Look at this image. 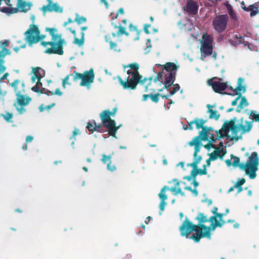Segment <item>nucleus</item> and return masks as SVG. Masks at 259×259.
<instances>
[{"mask_svg": "<svg viewBox=\"0 0 259 259\" xmlns=\"http://www.w3.org/2000/svg\"><path fill=\"white\" fill-rule=\"evenodd\" d=\"M210 222L211 224L209 226L205 225H196L188 218H186L180 227L181 235L187 237L192 232L194 231L195 234L192 235L190 238L194 240L195 242H198L201 238L204 237L210 239L211 231H214L217 227H219L220 224L218 223V220Z\"/></svg>", "mask_w": 259, "mask_h": 259, "instance_id": "f257e3e1", "label": "nucleus"}, {"mask_svg": "<svg viewBox=\"0 0 259 259\" xmlns=\"http://www.w3.org/2000/svg\"><path fill=\"white\" fill-rule=\"evenodd\" d=\"M126 68H129L130 69L126 71L128 76L125 80H123L120 76H116V78L123 89L135 90L139 83L144 85V83L147 80V78H143L142 75L140 74L139 72L140 66L138 63L135 62L127 64L124 67V69Z\"/></svg>", "mask_w": 259, "mask_h": 259, "instance_id": "f03ea898", "label": "nucleus"}, {"mask_svg": "<svg viewBox=\"0 0 259 259\" xmlns=\"http://www.w3.org/2000/svg\"><path fill=\"white\" fill-rule=\"evenodd\" d=\"M162 70L161 73L162 76H164V80L163 81V89L169 90L168 88L173 84L176 79V76L178 69L180 68L179 65H176L174 62H167L164 65H161Z\"/></svg>", "mask_w": 259, "mask_h": 259, "instance_id": "7ed1b4c3", "label": "nucleus"}, {"mask_svg": "<svg viewBox=\"0 0 259 259\" xmlns=\"http://www.w3.org/2000/svg\"><path fill=\"white\" fill-rule=\"evenodd\" d=\"M110 114L109 110H104L100 114V117L103 125L107 129L109 136L117 138L116 134L119 126H116V122L111 119Z\"/></svg>", "mask_w": 259, "mask_h": 259, "instance_id": "20e7f679", "label": "nucleus"}, {"mask_svg": "<svg viewBox=\"0 0 259 259\" xmlns=\"http://www.w3.org/2000/svg\"><path fill=\"white\" fill-rule=\"evenodd\" d=\"M248 158V161L244 165H241V167L245 168V174L250 179H253L256 176V172L258 170L259 164L257 153L255 151L252 152Z\"/></svg>", "mask_w": 259, "mask_h": 259, "instance_id": "39448f33", "label": "nucleus"}, {"mask_svg": "<svg viewBox=\"0 0 259 259\" xmlns=\"http://www.w3.org/2000/svg\"><path fill=\"white\" fill-rule=\"evenodd\" d=\"M111 25L114 28H118V30L116 33L112 32L111 34H108L106 35L105 36V39L107 42L109 44L110 49L111 50H112L115 52H120V49L118 48L117 44L115 42H114L112 40V38L116 36H119L123 34H124L126 36H128V33L126 31L125 28L121 26L120 24L118 26L116 24L112 22Z\"/></svg>", "mask_w": 259, "mask_h": 259, "instance_id": "423d86ee", "label": "nucleus"}, {"mask_svg": "<svg viewBox=\"0 0 259 259\" xmlns=\"http://www.w3.org/2000/svg\"><path fill=\"white\" fill-rule=\"evenodd\" d=\"M162 74L161 73H158L153 79V77L147 78L146 81L144 83L145 92L154 93L155 91L162 92L163 88H159L158 86L161 85L163 83Z\"/></svg>", "mask_w": 259, "mask_h": 259, "instance_id": "0eeeda50", "label": "nucleus"}, {"mask_svg": "<svg viewBox=\"0 0 259 259\" xmlns=\"http://www.w3.org/2000/svg\"><path fill=\"white\" fill-rule=\"evenodd\" d=\"M213 131V128L212 127L205 126L203 127V130L199 132V136L195 137L192 141L189 142V146H195V154L200 150L201 147L202 146L201 141H208L209 132Z\"/></svg>", "mask_w": 259, "mask_h": 259, "instance_id": "6e6552de", "label": "nucleus"}, {"mask_svg": "<svg viewBox=\"0 0 259 259\" xmlns=\"http://www.w3.org/2000/svg\"><path fill=\"white\" fill-rule=\"evenodd\" d=\"M25 35L26 40L29 45L36 44L46 37L45 35H40L37 26L33 24L30 25L29 28L25 32Z\"/></svg>", "mask_w": 259, "mask_h": 259, "instance_id": "1a4fd4ad", "label": "nucleus"}, {"mask_svg": "<svg viewBox=\"0 0 259 259\" xmlns=\"http://www.w3.org/2000/svg\"><path fill=\"white\" fill-rule=\"evenodd\" d=\"M65 44L64 39H60L57 42L52 41H44L41 42V45L44 47H46L47 45H50L51 48H48L45 53L49 54H58L62 55L64 53L63 51V45Z\"/></svg>", "mask_w": 259, "mask_h": 259, "instance_id": "9d476101", "label": "nucleus"}, {"mask_svg": "<svg viewBox=\"0 0 259 259\" xmlns=\"http://www.w3.org/2000/svg\"><path fill=\"white\" fill-rule=\"evenodd\" d=\"M73 80L77 81L78 79H81L80 83V86L88 87L94 82L95 74L93 68H91L89 71L84 72L83 74L74 71Z\"/></svg>", "mask_w": 259, "mask_h": 259, "instance_id": "9b49d317", "label": "nucleus"}, {"mask_svg": "<svg viewBox=\"0 0 259 259\" xmlns=\"http://www.w3.org/2000/svg\"><path fill=\"white\" fill-rule=\"evenodd\" d=\"M252 127V121H243L242 118L240 120V123L239 125H235L233 128H232L231 131L232 132L233 137L232 139H235L236 141L238 140L239 139H241V137L237 136L238 132L240 130L242 131V133L244 134L247 132H249Z\"/></svg>", "mask_w": 259, "mask_h": 259, "instance_id": "f8f14e48", "label": "nucleus"}, {"mask_svg": "<svg viewBox=\"0 0 259 259\" xmlns=\"http://www.w3.org/2000/svg\"><path fill=\"white\" fill-rule=\"evenodd\" d=\"M228 16L227 14L217 16L212 21L214 29L218 33L224 31L227 26Z\"/></svg>", "mask_w": 259, "mask_h": 259, "instance_id": "ddd939ff", "label": "nucleus"}, {"mask_svg": "<svg viewBox=\"0 0 259 259\" xmlns=\"http://www.w3.org/2000/svg\"><path fill=\"white\" fill-rule=\"evenodd\" d=\"M223 79L221 78L214 77L208 80L207 83L211 86L213 90L217 93L225 95L229 94L226 92H223L228 88L227 82H221Z\"/></svg>", "mask_w": 259, "mask_h": 259, "instance_id": "4468645a", "label": "nucleus"}, {"mask_svg": "<svg viewBox=\"0 0 259 259\" xmlns=\"http://www.w3.org/2000/svg\"><path fill=\"white\" fill-rule=\"evenodd\" d=\"M16 96L17 97V103H15L14 105L19 113L22 114L26 111V109L24 108V106L29 104L31 99L29 97H25V96L22 95V94L17 95Z\"/></svg>", "mask_w": 259, "mask_h": 259, "instance_id": "2eb2a0df", "label": "nucleus"}, {"mask_svg": "<svg viewBox=\"0 0 259 259\" xmlns=\"http://www.w3.org/2000/svg\"><path fill=\"white\" fill-rule=\"evenodd\" d=\"M48 2V5H44L40 9L44 14L47 12H55L57 13H62L63 8L57 3H54L52 0H47Z\"/></svg>", "mask_w": 259, "mask_h": 259, "instance_id": "dca6fc26", "label": "nucleus"}, {"mask_svg": "<svg viewBox=\"0 0 259 259\" xmlns=\"http://www.w3.org/2000/svg\"><path fill=\"white\" fill-rule=\"evenodd\" d=\"M187 5L184 7V11L191 15L196 14L198 9L197 3L192 0H187Z\"/></svg>", "mask_w": 259, "mask_h": 259, "instance_id": "f3484780", "label": "nucleus"}, {"mask_svg": "<svg viewBox=\"0 0 259 259\" xmlns=\"http://www.w3.org/2000/svg\"><path fill=\"white\" fill-rule=\"evenodd\" d=\"M166 189H168V186H164L161 189L160 193L158 194V196L160 199V203L159 204V209L160 211H163L164 210V208L166 205L165 200L167 199V196L165 194Z\"/></svg>", "mask_w": 259, "mask_h": 259, "instance_id": "a211bd4d", "label": "nucleus"}, {"mask_svg": "<svg viewBox=\"0 0 259 259\" xmlns=\"http://www.w3.org/2000/svg\"><path fill=\"white\" fill-rule=\"evenodd\" d=\"M10 85L13 88L16 95H20L25 92V85L24 82H21L19 79L15 80L10 83Z\"/></svg>", "mask_w": 259, "mask_h": 259, "instance_id": "6ab92c4d", "label": "nucleus"}, {"mask_svg": "<svg viewBox=\"0 0 259 259\" xmlns=\"http://www.w3.org/2000/svg\"><path fill=\"white\" fill-rule=\"evenodd\" d=\"M32 73L33 75L31 77L32 82H35L36 79L41 80L45 76V71L39 67H36L32 68Z\"/></svg>", "mask_w": 259, "mask_h": 259, "instance_id": "aec40b11", "label": "nucleus"}, {"mask_svg": "<svg viewBox=\"0 0 259 259\" xmlns=\"http://www.w3.org/2000/svg\"><path fill=\"white\" fill-rule=\"evenodd\" d=\"M173 181L175 182V186L172 187L170 188L168 187V189H166V191L169 190L175 195H177L178 194H180L181 196H184L185 193L184 192H182V189L180 186V182L178 181L177 179H174Z\"/></svg>", "mask_w": 259, "mask_h": 259, "instance_id": "412c9836", "label": "nucleus"}, {"mask_svg": "<svg viewBox=\"0 0 259 259\" xmlns=\"http://www.w3.org/2000/svg\"><path fill=\"white\" fill-rule=\"evenodd\" d=\"M215 150L209 154V157L212 161L216 160L218 157L222 158L226 153L223 148L219 147L215 148Z\"/></svg>", "mask_w": 259, "mask_h": 259, "instance_id": "4be33fe9", "label": "nucleus"}, {"mask_svg": "<svg viewBox=\"0 0 259 259\" xmlns=\"http://www.w3.org/2000/svg\"><path fill=\"white\" fill-rule=\"evenodd\" d=\"M7 54H9L7 50L4 49L3 51L0 52V74L4 73L6 70V67L4 66L5 63L4 58L7 55Z\"/></svg>", "mask_w": 259, "mask_h": 259, "instance_id": "5701e85b", "label": "nucleus"}, {"mask_svg": "<svg viewBox=\"0 0 259 259\" xmlns=\"http://www.w3.org/2000/svg\"><path fill=\"white\" fill-rule=\"evenodd\" d=\"M46 31H49L50 35L52 37V40L55 42H57L58 40L62 39L61 34H57L56 33L57 32V29L56 28H46Z\"/></svg>", "mask_w": 259, "mask_h": 259, "instance_id": "b1692460", "label": "nucleus"}, {"mask_svg": "<svg viewBox=\"0 0 259 259\" xmlns=\"http://www.w3.org/2000/svg\"><path fill=\"white\" fill-rule=\"evenodd\" d=\"M149 94H144L143 95L142 101H146L147 100L148 98H150L152 102L155 103H158L160 94L158 93L155 94H153V93H151V92Z\"/></svg>", "mask_w": 259, "mask_h": 259, "instance_id": "393cba45", "label": "nucleus"}, {"mask_svg": "<svg viewBox=\"0 0 259 259\" xmlns=\"http://www.w3.org/2000/svg\"><path fill=\"white\" fill-rule=\"evenodd\" d=\"M195 147V146H194ZM198 152H197V153L195 154V147H194V152L193 154L194 161L190 163L187 164V166H190L193 168V169H196L197 167L198 164L199 163L200 161L202 159V157L200 155L197 156V154Z\"/></svg>", "mask_w": 259, "mask_h": 259, "instance_id": "a878e982", "label": "nucleus"}, {"mask_svg": "<svg viewBox=\"0 0 259 259\" xmlns=\"http://www.w3.org/2000/svg\"><path fill=\"white\" fill-rule=\"evenodd\" d=\"M245 11H250V15L251 17L256 15L259 12V7L258 3H255L253 5L249 6L248 8H243Z\"/></svg>", "mask_w": 259, "mask_h": 259, "instance_id": "bb28decb", "label": "nucleus"}, {"mask_svg": "<svg viewBox=\"0 0 259 259\" xmlns=\"http://www.w3.org/2000/svg\"><path fill=\"white\" fill-rule=\"evenodd\" d=\"M17 6L20 9L21 12H26L30 9L31 5L25 1L18 0Z\"/></svg>", "mask_w": 259, "mask_h": 259, "instance_id": "cd10ccee", "label": "nucleus"}, {"mask_svg": "<svg viewBox=\"0 0 259 259\" xmlns=\"http://www.w3.org/2000/svg\"><path fill=\"white\" fill-rule=\"evenodd\" d=\"M212 46L201 45L200 51L202 55L204 56L211 55L212 54Z\"/></svg>", "mask_w": 259, "mask_h": 259, "instance_id": "c85d7f7f", "label": "nucleus"}, {"mask_svg": "<svg viewBox=\"0 0 259 259\" xmlns=\"http://www.w3.org/2000/svg\"><path fill=\"white\" fill-rule=\"evenodd\" d=\"M196 219L198 222V224L197 225H204L203 224L205 223L211 222L210 221V217L208 218L207 215H205L203 213H199L196 218Z\"/></svg>", "mask_w": 259, "mask_h": 259, "instance_id": "c756f323", "label": "nucleus"}, {"mask_svg": "<svg viewBox=\"0 0 259 259\" xmlns=\"http://www.w3.org/2000/svg\"><path fill=\"white\" fill-rule=\"evenodd\" d=\"M213 37L209 34L207 33L203 34L202 40L201 41V45L212 46Z\"/></svg>", "mask_w": 259, "mask_h": 259, "instance_id": "7c9ffc66", "label": "nucleus"}, {"mask_svg": "<svg viewBox=\"0 0 259 259\" xmlns=\"http://www.w3.org/2000/svg\"><path fill=\"white\" fill-rule=\"evenodd\" d=\"M244 37L240 35L236 34L233 39L229 40L230 43L233 46H237L243 42Z\"/></svg>", "mask_w": 259, "mask_h": 259, "instance_id": "2f4dec72", "label": "nucleus"}, {"mask_svg": "<svg viewBox=\"0 0 259 259\" xmlns=\"http://www.w3.org/2000/svg\"><path fill=\"white\" fill-rule=\"evenodd\" d=\"M240 98L241 100L236 110L237 112H240L244 107L248 105L247 100L245 97L241 96Z\"/></svg>", "mask_w": 259, "mask_h": 259, "instance_id": "473e14b6", "label": "nucleus"}, {"mask_svg": "<svg viewBox=\"0 0 259 259\" xmlns=\"http://www.w3.org/2000/svg\"><path fill=\"white\" fill-rule=\"evenodd\" d=\"M235 123L234 121L231 120L229 122H226L223 127V130L224 132V134H225V136H227L229 131L232 128H233V127L235 125Z\"/></svg>", "mask_w": 259, "mask_h": 259, "instance_id": "72a5a7b5", "label": "nucleus"}, {"mask_svg": "<svg viewBox=\"0 0 259 259\" xmlns=\"http://www.w3.org/2000/svg\"><path fill=\"white\" fill-rule=\"evenodd\" d=\"M194 124L196 125V128L198 130L204 127V124L206 122V120L203 119H199L198 118H195L194 119Z\"/></svg>", "mask_w": 259, "mask_h": 259, "instance_id": "f704fd0d", "label": "nucleus"}, {"mask_svg": "<svg viewBox=\"0 0 259 259\" xmlns=\"http://www.w3.org/2000/svg\"><path fill=\"white\" fill-rule=\"evenodd\" d=\"M207 107L209 108L208 112L210 113L209 117L211 119L214 118L218 120L220 117V114H218L217 110H213L210 108L211 107L210 105H207Z\"/></svg>", "mask_w": 259, "mask_h": 259, "instance_id": "c9c22d12", "label": "nucleus"}, {"mask_svg": "<svg viewBox=\"0 0 259 259\" xmlns=\"http://www.w3.org/2000/svg\"><path fill=\"white\" fill-rule=\"evenodd\" d=\"M231 158H233V161L232 163V165L234 167H239L241 169L245 171V168H242L241 165H244L243 163H240V159L237 156H235L233 155H231Z\"/></svg>", "mask_w": 259, "mask_h": 259, "instance_id": "e433bc0d", "label": "nucleus"}, {"mask_svg": "<svg viewBox=\"0 0 259 259\" xmlns=\"http://www.w3.org/2000/svg\"><path fill=\"white\" fill-rule=\"evenodd\" d=\"M81 38L80 39L75 37L73 41L74 44L78 45L79 47L81 46L84 41V33L83 32H81Z\"/></svg>", "mask_w": 259, "mask_h": 259, "instance_id": "4c0bfd02", "label": "nucleus"}, {"mask_svg": "<svg viewBox=\"0 0 259 259\" xmlns=\"http://www.w3.org/2000/svg\"><path fill=\"white\" fill-rule=\"evenodd\" d=\"M243 90V93H244L246 91L245 88L241 85L240 83L238 84V85L236 87V88L234 90V93L233 94H229V95H231L232 96H234L235 95H237L239 96V94L241 95V91Z\"/></svg>", "mask_w": 259, "mask_h": 259, "instance_id": "58836bf2", "label": "nucleus"}, {"mask_svg": "<svg viewBox=\"0 0 259 259\" xmlns=\"http://www.w3.org/2000/svg\"><path fill=\"white\" fill-rule=\"evenodd\" d=\"M9 45V41L8 40H5L4 41H0V49H2L1 50H0V52L3 51V50L6 49L9 52V54H7V55H11V52L9 51V49L6 48V47H8Z\"/></svg>", "mask_w": 259, "mask_h": 259, "instance_id": "ea45409f", "label": "nucleus"}, {"mask_svg": "<svg viewBox=\"0 0 259 259\" xmlns=\"http://www.w3.org/2000/svg\"><path fill=\"white\" fill-rule=\"evenodd\" d=\"M45 94L48 95V96H53L54 95H58L59 96H61L63 94L60 91L59 89H57L55 90V92L54 93L53 92H52V91H51L47 89L46 90V92L45 93Z\"/></svg>", "mask_w": 259, "mask_h": 259, "instance_id": "a19ab883", "label": "nucleus"}, {"mask_svg": "<svg viewBox=\"0 0 259 259\" xmlns=\"http://www.w3.org/2000/svg\"><path fill=\"white\" fill-rule=\"evenodd\" d=\"M209 136L210 137V141L209 142L212 143L215 142L217 140H219L221 138H223L224 137H225V134H221V135H217V137L215 138L213 134L209 133Z\"/></svg>", "mask_w": 259, "mask_h": 259, "instance_id": "79ce46f5", "label": "nucleus"}, {"mask_svg": "<svg viewBox=\"0 0 259 259\" xmlns=\"http://www.w3.org/2000/svg\"><path fill=\"white\" fill-rule=\"evenodd\" d=\"M74 75V72L72 74H70L67 75L63 80H62V87L64 89L66 88V85H70L71 83L69 82V79L70 76H73Z\"/></svg>", "mask_w": 259, "mask_h": 259, "instance_id": "37998d69", "label": "nucleus"}, {"mask_svg": "<svg viewBox=\"0 0 259 259\" xmlns=\"http://www.w3.org/2000/svg\"><path fill=\"white\" fill-rule=\"evenodd\" d=\"M75 21L79 25L81 23H85L87 21V18L83 16L79 17L78 14H76Z\"/></svg>", "mask_w": 259, "mask_h": 259, "instance_id": "c03bdc74", "label": "nucleus"}, {"mask_svg": "<svg viewBox=\"0 0 259 259\" xmlns=\"http://www.w3.org/2000/svg\"><path fill=\"white\" fill-rule=\"evenodd\" d=\"M226 215V213H219L217 214V215H213L210 217V220L211 222H214V221L217 220V218H219V220H221L223 219V217Z\"/></svg>", "mask_w": 259, "mask_h": 259, "instance_id": "a18cd8bd", "label": "nucleus"}, {"mask_svg": "<svg viewBox=\"0 0 259 259\" xmlns=\"http://www.w3.org/2000/svg\"><path fill=\"white\" fill-rule=\"evenodd\" d=\"M1 115L7 122H10V120L13 118V114L9 112H7L5 114H2Z\"/></svg>", "mask_w": 259, "mask_h": 259, "instance_id": "49530a36", "label": "nucleus"}, {"mask_svg": "<svg viewBox=\"0 0 259 259\" xmlns=\"http://www.w3.org/2000/svg\"><path fill=\"white\" fill-rule=\"evenodd\" d=\"M111 156L108 155L107 156L105 154L102 155V158L101 161L103 163H106L107 162H111Z\"/></svg>", "mask_w": 259, "mask_h": 259, "instance_id": "de8ad7c7", "label": "nucleus"}, {"mask_svg": "<svg viewBox=\"0 0 259 259\" xmlns=\"http://www.w3.org/2000/svg\"><path fill=\"white\" fill-rule=\"evenodd\" d=\"M245 179L244 178H241L240 179H239L234 185V187H240L245 183Z\"/></svg>", "mask_w": 259, "mask_h": 259, "instance_id": "09e8293b", "label": "nucleus"}, {"mask_svg": "<svg viewBox=\"0 0 259 259\" xmlns=\"http://www.w3.org/2000/svg\"><path fill=\"white\" fill-rule=\"evenodd\" d=\"M124 13V9L122 8H120L118 12H117L116 14L114 16H112L111 19L112 20H114V19H116L117 18L119 14L123 15Z\"/></svg>", "mask_w": 259, "mask_h": 259, "instance_id": "8fccbe9b", "label": "nucleus"}, {"mask_svg": "<svg viewBox=\"0 0 259 259\" xmlns=\"http://www.w3.org/2000/svg\"><path fill=\"white\" fill-rule=\"evenodd\" d=\"M95 124L93 123H91L90 122H88L87 123V128L90 131V132H92V133L94 132L95 131Z\"/></svg>", "mask_w": 259, "mask_h": 259, "instance_id": "3c124183", "label": "nucleus"}, {"mask_svg": "<svg viewBox=\"0 0 259 259\" xmlns=\"http://www.w3.org/2000/svg\"><path fill=\"white\" fill-rule=\"evenodd\" d=\"M94 124H95V127H96L95 131H96V132H100V133L103 132V126H104L103 125V124H102V125H101V124L97 125V124L95 122V121H94Z\"/></svg>", "mask_w": 259, "mask_h": 259, "instance_id": "603ef678", "label": "nucleus"}, {"mask_svg": "<svg viewBox=\"0 0 259 259\" xmlns=\"http://www.w3.org/2000/svg\"><path fill=\"white\" fill-rule=\"evenodd\" d=\"M196 170L198 172V174L200 175H206L207 174V171L205 168V165H203V169H197L196 168Z\"/></svg>", "mask_w": 259, "mask_h": 259, "instance_id": "864d4df0", "label": "nucleus"}, {"mask_svg": "<svg viewBox=\"0 0 259 259\" xmlns=\"http://www.w3.org/2000/svg\"><path fill=\"white\" fill-rule=\"evenodd\" d=\"M107 169L111 171H114L116 169V166L112 164L111 161L107 163Z\"/></svg>", "mask_w": 259, "mask_h": 259, "instance_id": "5fc2aeb1", "label": "nucleus"}, {"mask_svg": "<svg viewBox=\"0 0 259 259\" xmlns=\"http://www.w3.org/2000/svg\"><path fill=\"white\" fill-rule=\"evenodd\" d=\"M229 14L232 19L234 20H237V17L236 13L233 11V10L230 9L229 10Z\"/></svg>", "mask_w": 259, "mask_h": 259, "instance_id": "6e6d98bb", "label": "nucleus"}, {"mask_svg": "<svg viewBox=\"0 0 259 259\" xmlns=\"http://www.w3.org/2000/svg\"><path fill=\"white\" fill-rule=\"evenodd\" d=\"M198 174L196 169H192L191 171L190 176L193 180L196 179V177Z\"/></svg>", "mask_w": 259, "mask_h": 259, "instance_id": "4d7b16f0", "label": "nucleus"}, {"mask_svg": "<svg viewBox=\"0 0 259 259\" xmlns=\"http://www.w3.org/2000/svg\"><path fill=\"white\" fill-rule=\"evenodd\" d=\"M204 147L208 150H209L210 148H213L214 149L217 148L215 145L212 144L210 142H208L207 144L204 145Z\"/></svg>", "mask_w": 259, "mask_h": 259, "instance_id": "13d9d810", "label": "nucleus"}, {"mask_svg": "<svg viewBox=\"0 0 259 259\" xmlns=\"http://www.w3.org/2000/svg\"><path fill=\"white\" fill-rule=\"evenodd\" d=\"M151 27L150 24H146L144 25V31L145 32V33L148 34L150 33V31H149V28Z\"/></svg>", "mask_w": 259, "mask_h": 259, "instance_id": "bf43d9fd", "label": "nucleus"}, {"mask_svg": "<svg viewBox=\"0 0 259 259\" xmlns=\"http://www.w3.org/2000/svg\"><path fill=\"white\" fill-rule=\"evenodd\" d=\"M241 97V95L240 94H239V96H238V97L236 98V99L232 102L231 105L232 106H235L237 104L238 101L240 98Z\"/></svg>", "mask_w": 259, "mask_h": 259, "instance_id": "052dcab7", "label": "nucleus"}, {"mask_svg": "<svg viewBox=\"0 0 259 259\" xmlns=\"http://www.w3.org/2000/svg\"><path fill=\"white\" fill-rule=\"evenodd\" d=\"M32 91L35 93H39L40 88L38 87V85H35L31 88Z\"/></svg>", "mask_w": 259, "mask_h": 259, "instance_id": "680f3d73", "label": "nucleus"}, {"mask_svg": "<svg viewBox=\"0 0 259 259\" xmlns=\"http://www.w3.org/2000/svg\"><path fill=\"white\" fill-rule=\"evenodd\" d=\"M253 119H254L256 122H259V114L254 113L252 115Z\"/></svg>", "mask_w": 259, "mask_h": 259, "instance_id": "e2e57ef3", "label": "nucleus"}, {"mask_svg": "<svg viewBox=\"0 0 259 259\" xmlns=\"http://www.w3.org/2000/svg\"><path fill=\"white\" fill-rule=\"evenodd\" d=\"M33 140V138L32 136H28L26 137V143H27L31 142Z\"/></svg>", "mask_w": 259, "mask_h": 259, "instance_id": "0e129e2a", "label": "nucleus"}, {"mask_svg": "<svg viewBox=\"0 0 259 259\" xmlns=\"http://www.w3.org/2000/svg\"><path fill=\"white\" fill-rule=\"evenodd\" d=\"M218 223L220 224L219 227H222L226 223V221L222 219L218 220Z\"/></svg>", "mask_w": 259, "mask_h": 259, "instance_id": "69168bd1", "label": "nucleus"}, {"mask_svg": "<svg viewBox=\"0 0 259 259\" xmlns=\"http://www.w3.org/2000/svg\"><path fill=\"white\" fill-rule=\"evenodd\" d=\"M116 112H117V108H116V107L114 108L112 111H110L109 110V113H110V114L111 115V116H114Z\"/></svg>", "mask_w": 259, "mask_h": 259, "instance_id": "338daca9", "label": "nucleus"}, {"mask_svg": "<svg viewBox=\"0 0 259 259\" xmlns=\"http://www.w3.org/2000/svg\"><path fill=\"white\" fill-rule=\"evenodd\" d=\"M55 105V103H52L51 105H49L45 106V109H46L47 110H49Z\"/></svg>", "mask_w": 259, "mask_h": 259, "instance_id": "774afa93", "label": "nucleus"}]
</instances>
